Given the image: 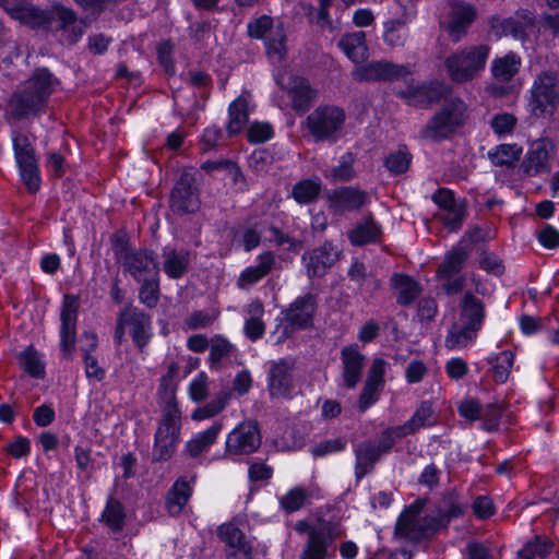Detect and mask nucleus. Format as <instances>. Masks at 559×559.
<instances>
[{
	"mask_svg": "<svg viewBox=\"0 0 559 559\" xmlns=\"http://www.w3.org/2000/svg\"><path fill=\"white\" fill-rule=\"evenodd\" d=\"M59 84L47 68H37L10 96L4 110L5 121L12 124L44 114Z\"/></svg>",
	"mask_w": 559,
	"mask_h": 559,
	"instance_id": "f257e3e1",
	"label": "nucleus"
},
{
	"mask_svg": "<svg viewBox=\"0 0 559 559\" xmlns=\"http://www.w3.org/2000/svg\"><path fill=\"white\" fill-rule=\"evenodd\" d=\"M459 310V321L451 324L444 338V347L450 350H462L474 344L486 320L484 301L471 292L463 295Z\"/></svg>",
	"mask_w": 559,
	"mask_h": 559,
	"instance_id": "f03ea898",
	"label": "nucleus"
},
{
	"mask_svg": "<svg viewBox=\"0 0 559 559\" xmlns=\"http://www.w3.org/2000/svg\"><path fill=\"white\" fill-rule=\"evenodd\" d=\"M129 336L139 352H143L154 336L153 321L151 314L144 310L126 306L117 313L114 340L120 346Z\"/></svg>",
	"mask_w": 559,
	"mask_h": 559,
	"instance_id": "7ed1b4c3",
	"label": "nucleus"
},
{
	"mask_svg": "<svg viewBox=\"0 0 559 559\" xmlns=\"http://www.w3.org/2000/svg\"><path fill=\"white\" fill-rule=\"evenodd\" d=\"M491 47L487 44L471 45L457 49L444 60L450 80L454 83H467L485 70Z\"/></svg>",
	"mask_w": 559,
	"mask_h": 559,
	"instance_id": "20e7f679",
	"label": "nucleus"
},
{
	"mask_svg": "<svg viewBox=\"0 0 559 559\" xmlns=\"http://www.w3.org/2000/svg\"><path fill=\"white\" fill-rule=\"evenodd\" d=\"M469 120L467 104L460 97L447 98L421 131L424 138L444 140L463 128Z\"/></svg>",
	"mask_w": 559,
	"mask_h": 559,
	"instance_id": "39448f33",
	"label": "nucleus"
},
{
	"mask_svg": "<svg viewBox=\"0 0 559 559\" xmlns=\"http://www.w3.org/2000/svg\"><path fill=\"white\" fill-rule=\"evenodd\" d=\"M346 536L338 520H321L319 526L308 530V538L298 559H330L335 557V542Z\"/></svg>",
	"mask_w": 559,
	"mask_h": 559,
	"instance_id": "423d86ee",
	"label": "nucleus"
},
{
	"mask_svg": "<svg viewBox=\"0 0 559 559\" xmlns=\"http://www.w3.org/2000/svg\"><path fill=\"white\" fill-rule=\"evenodd\" d=\"M428 499L419 498L409 504L399 516L395 525L397 537L407 542L418 543L432 537L440 531L438 522L429 514L421 516Z\"/></svg>",
	"mask_w": 559,
	"mask_h": 559,
	"instance_id": "0eeeda50",
	"label": "nucleus"
},
{
	"mask_svg": "<svg viewBox=\"0 0 559 559\" xmlns=\"http://www.w3.org/2000/svg\"><path fill=\"white\" fill-rule=\"evenodd\" d=\"M346 120L343 108L334 105H320L302 123L314 142L335 143Z\"/></svg>",
	"mask_w": 559,
	"mask_h": 559,
	"instance_id": "6e6552de",
	"label": "nucleus"
},
{
	"mask_svg": "<svg viewBox=\"0 0 559 559\" xmlns=\"http://www.w3.org/2000/svg\"><path fill=\"white\" fill-rule=\"evenodd\" d=\"M181 429V411L178 405H162V420L154 437V461H168L176 451Z\"/></svg>",
	"mask_w": 559,
	"mask_h": 559,
	"instance_id": "1a4fd4ad",
	"label": "nucleus"
},
{
	"mask_svg": "<svg viewBox=\"0 0 559 559\" xmlns=\"http://www.w3.org/2000/svg\"><path fill=\"white\" fill-rule=\"evenodd\" d=\"M11 140L21 180L28 192L36 193L40 188L41 177L35 147L29 136L19 130L11 132Z\"/></svg>",
	"mask_w": 559,
	"mask_h": 559,
	"instance_id": "9d476101",
	"label": "nucleus"
},
{
	"mask_svg": "<svg viewBox=\"0 0 559 559\" xmlns=\"http://www.w3.org/2000/svg\"><path fill=\"white\" fill-rule=\"evenodd\" d=\"M559 103L557 76L548 71L539 73L530 90L528 107L535 117L552 116Z\"/></svg>",
	"mask_w": 559,
	"mask_h": 559,
	"instance_id": "9b49d317",
	"label": "nucleus"
},
{
	"mask_svg": "<svg viewBox=\"0 0 559 559\" xmlns=\"http://www.w3.org/2000/svg\"><path fill=\"white\" fill-rule=\"evenodd\" d=\"M469 257V251L463 246L449 250L438 266L437 276L443 282L442 289L449 296L463 290L466 276L462 273Z\"/></svg>",
	"mask_w": 559,
	"mask_h": 559,
	"instance_id": "f8f14e48",
	"label": "nucleus"
},
{
	"mask_svg": "<svg viewBox=\"0 0 559 559\" xmlns=\"http://www.w3.org/2000/svg\"><path fill=\"white\" fill-rule=\"evenodd\" d=\"M395 441V436L388 428L382 432L379 441H362L354 448L355 476L358 481L373 471L377 462L383 454L391 451Z\"/></svg>",
	"mask_w": 559,
	"mask_h": 559,
	"instance_id": "ddd939ff",
	"label": "nucleus"
},
{
	"mask_svg": "<svg viewBox=\"0 0 559 559\" xmlns=\"http://www.w3.org/2000/svg\"><path fill=\"white\" fill-rule=\"evenodd\" d=\"M296 361L284 357L267 362V391L272 399L289 400L295 390Z\"/></svg>",
	"mask_w": 559,
	"mask_h": 559,
	"instance_id": "4468645a",
	"label": "nucleus"
},
{
	"mask_svg": "<svg viewBox=\"0 0 559 559\" xmlns=\"http://www.w3.org/2000/svg\"><path fill=\"white\" fill-rule=\"evenodd\" d=\"M117 260L136 282L158 277L159 267L152 250H130L124 245L115 248Z\"/></svg>",
	"mask_w": 559,
	"mask_h": 559,
	"instance_id": "2eb2a0df",
	"label": "nucleus"
},
{
	"mask_svg": "<svg viewBox=\"0 0 559 559\" xmlns=\"http://www.w3.org/2000/svg\"><path fill=\"white\" fill-rule=\"evenodd\" d=\"M276 83L287 95L292 108L299 115L306 114L317 100L318 91L311 86L306 78L294 74H278Z\"/></svg>",
	"mask_w": 559,
	"mask_h": 559,
	"instance_id": "dca6fc26",
	"label": "nucleus"
},
{
	"mask_svg": "<svg viewBox=\"0 0 559 559\" xmlns=\"http://www.w3.org/2000/svg\"><path fill=\"white\" fill-rule=\"evenodd\" d=\"M557 155V145L550 138L534 141L521 163V169L527 177H537L551 173V162Z\"/></svg>",
	"mask_w": 559,
	"mask_h": 559,
	"instance_id": "f3484780",
	"label": "nucleus"
},
{
	"mask_svg": "<svg viewBox=\"0 0 559 559\" xmlns=\"http://www.w3.org/2000/svg\"><path fill=\"white\" fill-rule=\"evenodd\" d=\"M350 74L356 82H389L411 75L412 69L408 64L373 60L355 67Z\"/></svg>",
	"mask_w": 559,
	"mask_h": 559,
	"instance_id": "a211bd4d",
	"label": "nucleus"
},
{
	"mask_svg": "<svg viewBox=\"0 0 559 559\" xmlns=\"http://www.w3.org/2000/svg\"><path fill=\"white\" fill-rule=\"evenodd\" d=\"M317 310V299L312 294L297 297L283 311V329L286 335L312 326L313 316Z\"/></svg>",
	"mask_w": 559,
	"mask_h": 559,
	"instance_id": "6ab92c4d",
	"label": "nucleus"
},
{
	"mask_svg": "<svg viewBox=\"0 0 559 559\" xmlns=\"http://www.w3.org/2000/svg\"><path fill=\"white\" fill-rule=\"evenodd\" d=\"M261 445V433L258 423L247 420L234 428L226 440V453L230 455H248Z\"/></svg>",
	"mask_w": 559,
	"mask_h": 559,
	"instance_id": "aec40b11",
	"label": "nucleus"
},
{
	"mask_svg": "<svg viewBox=\"0 0 559 559\" xmlns=\"http://www.w3.org/2000/svg\"><path fill=\"white\" fill-rule=\"evenodd\" d=\"M328 206L332 214L343 215L347 212H357L369 204L370 197L367 191L355 186H343L331 190L326 194Z\"/></svg>",
	"mask_w": 559,
	"mask_h": 559,
	"instance_id": "412c9836",
	"label": "nucleus"
},
{
	"mask_svg": "<svg viewBox=\"0 0 559 559\" xmlns=\"http://www.w3.org/2000/svg\"><path fill=\"white\" fill-rule=\"evenodd\" d=\"M170 209L177 214L194 213L200 207L199 191L195 178L190 173H183L170 193Z\"/></svg>",
	"mask_w": 559,
	"mask_h": 559,
	"instance_id": "4be33fe9",
	"label": "nucleus"
},
{
	"mask_svg": "<svg viewBox=\"0 0 559 559\" xmlns=\"http://www.w3.org/2000/svg\"><path fill=\"white\" fill-rule=\"evenodd\" d=\"M490 32L498 38L512 36L514 39L524 40L527 27L533 26L534 17L527 11L516 12L515 16L500 17L497 15L488 17Z\"/></svg>",
	"mask_w": 559,
	"mask_h": 559,
	"instance_id": "5701e85b",
	"label": "nucleus"
},
{
	"mask_svg": "<svg viewBox=\"0 0 559 559\" xmlns=\"http://www.w3.org/2000/svg\"><path fill=\"white\" fill-rule=\"evenodd\" d=\"M79 299L72 295L63 297L61 307L60 348L64 357H70L75 346Z\"/></svg>",
	"mask_w": 559,
	"mask_h": 559,
	"instance_id": "b1692460",
	"label": "nucleus"
},
{
	"mask_svg": "<svg viewBox=\"0 0 559 559\" xmlns=\"http://www.w3.org/2000/svg\"><path fill=\"white\" fill-rule=\"evenodd\" d=\"M477 9L466 1L455 0L450 5L448 32L454 43H459L468 33L477 19Z\"/></svg>",
	"mask_w": 559,
	"mask_h": 559,
	"instance_id": "393cba45",
	"label": "nucleus"
},
{
	"mask_svg": "<svg viewBox=\"0 0 559 559\" xmlns=\"http://www.w3.org/2000/svg\"><path fill=\"white\" fill-rule=\"evenodd\" d=\"M338 254L334 246L326 241L322 246L304 253L302 261L309 277H320L336 262Z\"/></svg>",
	"mask_w": 559,
	"mask_h": 559,
	"instance_id": "a878e982",
	"label": "nucleus"
},
{
	"mask_svg": "<svg viewBox=\"0 0 559 559\" xmlns=\"http://www.w3.org/2000/svg\"><path fill=\"white\" fill-rule=\"evenodd\" d=\"M467 503L463 502L455 490L444 492L437 501L431 518L438 522L440 530L447 528L452 519L460 518L464 514Z\"/></svg>",
	"mask_w": 559,
	"mask_h": 559,
	"instance_id": "bb28decb",
	"label": "nucleus"
},
{
	"mask_svg": "<svg viewBox=\"0 0 559 559\" xmlns=\"http://www.w3.org/2000/svg\"><path fill=\"white\" fill-rule=\"evenodd\" d=\"M341 361L344 386L355 389L362 376L365 356L356 345L345 346L341 350Z\"/></svg>",
	"mask_w": 559,
	"mask_h": 559,
	"instance_id": "cd10ccee",
	"label": "nucleus"
},
{
	"mask_svg": "<svg viewBox=\"0 0 559 559\" xmlns=\"http://www.w3.org/2000/svg\"><path fill=\"white\" fill-rule=\"evenodd\" d=\"M195 476L192 475L179 477L167 491L165 497V507L171 516L179 515L193 492Z\"/></svg>",
	"mask_w": 559,
	"mask_h": 559,
	"instance_id": "c85d7f7f",
	"label": "nucleus"
},
{
	"mask_svg": "<svg viewBox=\"0 0 559 559\" xmlns=\"http://www.w3.org/2000/svg\"><path fill=\"white\" fill-rule=\"evenodd\" d=\"M237 358V347L224 335L215 334L211 337V347L207 357V364L211 370H222Z\"/></svg>",
	"mask_w": 559,
	"mask_h": 559,
	"instance_id": "c756f323",
	"label": "nucleus"
},
{
	"mask_svg": "<svg viewBox=\"0 0 559 559\" xmlns=\"http://www.w3.org/2000/svg\"><path fill=\"white\" fill-rule=\"evenodd\" d=\"M255 262L257 264L246 267L240 273L237 280L239 289H248L267 276L275 265V255L271 251H265L257 257Z\"/></svg>",
	"mask_w": 559,
	"mask_h": 559,
	"instance_id": "7c9ffc66",
	"label": "nucleus"
},
{
	"mask_svg": "<svg viewBox=\"0 0 559 559\" xmlns=\"http://www.w3.org/2000/svg\"><path fill=\"white\" fill-rule=\"evenodd\" d=\"M435 421V411L431 403L424 401L406 423L389 429L396 439H401L407 435L415 433L420 428L432 426Z\"/></svg>",
	"mask_w": 559,
	"mask_h": 559,
	"instance_id": "2f4dec72",
	"label": "nucleus"
},
{
	"mask_svg": "<svg viewBox=\"0 0 559 559\" xmlns=\"http://www.w3.org/2000/svg\"><path fill=\"white\" fill-rule=\"evenodd\" d=\"M163 270L173 280L181 278L188 271L191 253L186 248L165 247L162 252Z\"/></svg>",
	"mask_w": 559,
	"mask_h": 559,
	"instance_id": "473e14b6",
	"label": "nucleus"
},
{
	"mask_svg": "<svg viewBox=\"0 0 559 559\" xmlns=\"http://www.w3.org/2000/svg\"><path fill=\"white\" fill-rule=\"evenodd\" d=\"M522 67V58L514 51H508L503 56H497L490 63L492 78L499 83H509Z\"/></svg>",
	"mask_w": 559,
	"mask_h": 559,
	"instance_id": "72a5a7b5",
	"label": "nucleus"
},
{
	"mask_svg": "<svg viewBox=\"0 0 559 559\" xmlns=\"http://www.w3.org/2000/svg\"><path fill=\"white\" fill-rule=\"evenodd\" d=\"M338 46L345 56L358 66L369 57L366 33L362 31L344 34L338 41Z\"/></svg>",
	"mask_w": 559,
	"mask_h": 559,
	"instance_id": "f704fd0d",
	"label": "nucleus"
},
{
	"mask_svg": "<svg viewBox=\"0 0 559 559\" xmlns=\"http://www.w3.org/2000/svg\"><path fill=\"white\" fill-rule=\"evenodd\" d=\"M390 282L396 292V302L403 307L412 305L423 290L421 285L415 278L403 273H394Z\"/></svg>",
	"mask_w": 559,
	"mask_h": 559,
	"instance_id": "c9c22d12",
	"label": "nucleus"
},
{
	"mask_svg": "<svg viewBox=\"0 0 559 559\" xmlns=\"http://www.w3.org/2000/svg\"><path fill=\"white\" fill-rule=\"evenodd\" d=\"M233 242L246 252L258 248L261 243V223L246 221L231 229Z\"/></svg>",
	"mask_w": 559,
	"mask_h": 559,
	"instance_id": "e433bc0d",
	"label": "nucleus"
},
{
	"mask_svg": "<svg viewBox=\"0 0 559 559\" xmlns=\"http://www.w3.org/2000/svg\"><path fill=\"white\" fill-rule=\"evenodd\" d=\"M381 235V226L370 214L348 233V239L354 246H365L367 243L377 242Z\"/></svg>",
	"mask_w": 559,
	"mask_h": 559,
	"instance_id": "4c0bfd02",
	"label": "nucleus"
},
{
	"mask_svg": "<svg viewBox=\"0 0 559 559\" xmlns=\"http://www.w3.org/2000/svg\"><path fill=\"white\" fill-rule=\"evenodd\" d=\"M435 93L436 88L432 85H408L405 90L399 91L396 95L411 106L427 107L438 100Z\"/></svg>",
	"mask_w": 559,
	"mask_h": 559,
	"instance_id": "58836bf2",
	"label": "nucleus"
},
{
	"mask_svg": "<svg viewBox=\"0 0 559 559\" xmlns=\"http://www.w3.org/2000/svg\"><path fill=\"white\" fill-rule=\"evenodd\" d=\"M223 428V424L215 421L210 428L198 433L186 444V451L191 457H198L216 441L218 433Z\"/></svg>",
	"mask_w": 559,
	"mask_h": 559,
	"instance_id": "ea45409f",
	"label": "nucleus"
},
{
	"mask_svg": "<svg viewBox=\"0 0 559 559\" xmlns=\"http://www.w3.org/2000/svg\"><path fill=\"white\" fill-rule=\"evenodd\" d=\"M179 373V365L176 361H170L167 365L166 373L160 378L158 385V396L162 405H178L176 399V383L175 380Z\"/></svg>",
	"mask_w": 559,
	"mask_h": 559,
	"instance_id": "a19ab883",
	"label": "nucleus"
},
{
	"mask_svg": "<svg viewBox=\"0 0 559 559\" xmlns=\"http://www.w3.org/2000/svg\"><path fill=\"white\" fill-rule=\"evenodd\" d=\"M100 522L110 528L111 532H121L126 523V512L122 503L114 498L107 499L105 509L100 515Z\"/></svg>",
	"mask_w": 559,
	"mask_h": 559,
	"instance_id": "79ce46f5",
	"label": "nucleus"
},
{
	"mask_svg": "<svg viewBox=\"0 0 559 559\" xmlns=\"http://www.w3.org/2000/svg\"><path fill=\"white\" fill-rule=\"evenodd\" d=\"M14 20L20 21L32 28H37L47 26L50 23L51 17L47 11L41 10L25 0Z\"/></svg>",
	"mask_w": 559,
	"mask_h": 559,
	"instance_id": "37998d69",
	"label": "nucleus"
},
{
	"mask_svg": "<svg viewBox=\"0 0 559 559\" xmlns=\"http://www.w3.org/2000/svg\"><path fill=\"white\" fill-rule=\"evenodd\" d=\"M266 53L272 62H281L287 53L286 35L282 25L275 26L265 37Z\"/></svg>",
	"mask_w": 559,
	"mask_h": 559,
	"instance_id": "c03bdc74",
	"label": "nucleus"
},
{
	"mask_svg": "<svg viewBox=\"0 0 559 559\" xmlns=\"http://www.w3.org/2000/svg\"><path fill=\"white\" fill-rule=\"evenodd\" d=\"M492 366V377L497 383H504L509 379L514 362V355L511 350H502L488 357Z\"/></svg>",
	"mask_w": 559,
	"mask_h": 559,
	"instance_id": "a18cd8bd",
	"label": "nucleus"
},
{
	"mask_svg": "<svg viewBox=\"0 0 559 559\" xmlns=\"http://www.w3.org/2000/svg\"><path fill=\"white\" fill-rule=\"evenodd\" d=\"M322 185L320 179H302L292 190V197L299 204H309L320 195Z\"/></svg>",
	"mask_w": 559,
	"mask_h": 559,
	"instance_id": "49530a36",
	"label": "nucleus"
},
{
	"mask_svg": "<svg viewBox=\"0 0 559 559\" xmlns=\"http://www.w3.org/2000/svg\"><path fill=\"white\" fill-rule=\"evenodd\" d=\"M554 543L545 536H535L518 554V559H544L552 551Z\"/></svg>",
	"mask_w": 559,
	"mask_h": 559,
	"instance_id": "de8ad7c7",
	"label": "nucleus"
},
{
	"mask_svg": "<svg viewBox=\"0 0 559 559\" xmlns=\"http://www.w3.org/2000/svg\"><path fill=\"white\" fill-rule=\"evenodd\" d=\"M218 537L226 544V551L242 550V546H252L242 531L233 523L221 525L218 527Z\"/></svg>",
	"mask_w": 559,
	"mask_h": 559,
	"instance_id": "09e8293b",
	"label": "nucleus"
},
{
	"mask_svg": "<svg viewBox=\"0 0 559 559\" xmlns=\"http://www.w3.org/2000/svg\"><path fill=\"white\" fill-rule=\"evenodd\" d=\"M436 217L442 223L449 231H456L462 228L466 217V204L464 201L457 203L449 210L439 211Z\"/></svg>",
	"mask_w": 559,
	"mask_h": 559,
	"instance_id": "8fccbe9b",
	"label": "nucleus"
},
{
	"mask_svg": "<svg viewBox=\"0 0 559 559\" xmlns=\"http://www.w3.org/2000/svg\"><path fill=\"white\" fill-rule=\"evenodd\" d=\"M522 154L518 144H500L488 152V158L495 166H511Z\"/></svg>",
	"mask_w": 559,
	"mask_h": 559,
	"instance_id": "3c124183",
	"label": "nucleus"
},
{
	"mask_svg": "<svg viewBox=\"0 0 559 559\" xmlns=\"http://www.w3.org/2000/svg\"><path fill=\"white\" fill-rule=\"evenodd\" d=\"M247 100L245 98L235 99L228 108L229 121L227 130L229 134L239 133L248 121Z\"/></svg>",
	"mask_w": 559,
	"mask_h": 559,
	"instance_id": "603ef678",
	"label": "nucleus"
},
{
	"mask_svg": "<svg viewBox=\"0 0 559 559\" xmlns=\"http://www.w3.org/2000/svg\"><path fill=\"white\" fill-rule=\"evenodd\" d=\"M17 361L24 371L33 378L39 379L44 377L45 365L33 346H28L25 350L21 352L17 356Z\"/></svg>",
	"mask_w": 559,
	"mask_h": 559,
	"instance_id": "864d4df0",
	"label": "nucleus"
},
{
	"mask_svg": "<svg viewBox=\"0 0 559 559\" xmlns=\"http://www.w3.org/2000/svg\"><path fill=\"white\" fill-rule=\"evenodd\" d=\"M355 160V155L346 152L340 157L338 165L325 174V178L333 181H350L356 176L354 169Z\"/></svg>",
	"mask_w": 559,
	"mask_h": 559,
	"instance_id": "5fc2aeb1",
	"label": "nucleus"
},
{
	"mask_svg": "<svg viewBox=\"0 0 559 559\" xmlns=\"http://www.w3.org/2000/svg\"><path fill=\"white\" fill-rule=\"evenodd\" d=\"M384 43L392 47H402L407 40V29L404 22L400 20H392L384 24Z\"/></svg>",
	"mask_w": 559,
	"mask_h": 559,
	"instance_id": "6e6d98bb",
	"label": "nucleus"
},
{
	"mask_svg": "<svg viewBox=\"0 0 559 559\" xmlns=\"http://www.w3.org/2000/svg\"><path fill=\"white\" fill-rule=\"evenodd\" d=\"M189 397L195 402L201 403L210 395V378L204 371H200L192 379L188 385Z\"/></svg>",
	"mask_w": 559,
	"mask_h": 559,
	"instance_id": "4d7b16f0",
	"label": "nucleus"
},
{
	"mask_svg": "<svg viewBox=\"0 0 559 559\" xmlns=\"http://www.w3.org/2000/svg\"><path fill=\"white\" fill-rule=\"evenodd\" d=\"M138 282L141 283L139 289L140 302L147 308H155L159 299L158 277H151Z\"/></svg>",
	"mask_w": 559,
	"mask_h": 559,
	"instance_id": "13d9d810",
	"label": "nucleus"
},
{
	"mask_svg": "<svg viewBox=\"0 0 559 559\" xmlns=\"http://www.w3.org/2000/svg\"><path fill=\"white\" fill-rule=\"evenodd\" d=\"M218 313L210 310H194L189 313L185 321V329L200 330L211 326L217 319Z\"/></svg>",
	"mask_w": 559,
	"mask_h": 559,
	"instance_id": "bf43d9fd",
	"label": "nucleus"
},
{
	"mask_svg": "<svg viewBox=\"0 0 559 559\" xmlns=\"http://www.w3.org/2000/svg\"><path fill=\"white\" fill-rule=\"evenodd\" d=\"M308 498L307 489L295 487L281 498V507L288 513L296 512L301 509Z\"/></svg>",
	"mask_w": 559,
	"mask_h": 559,
	"instance_id": "052dcab7",
	"label": "nucleus"
},
{
	"mask_svg": "<svg viewBox=\"0 0 559 559\" xmlns=\"http://www.w3.org/2000/svg\"><path fill=\"white\" fill-rule=\"evenodd\" d=\"M412 162V155L405 148H399L385 158L386 168L394 175L405 173Z\"/></svg>",
	"mask_w": 559,
	"mask_h": 559,
	"instance_id": "680f3d73",
	"label": "nucleus"
},
{
	"mask_svg": "<svg viewBox=\"0 0 559 559\" xmlns=\"http://www.w3.org/2000/svg\"><path fill=\"white\" fill-rule=\"evenodd\" d=\"M346 448V439L338 437L330 440H324L316 445H313L310 450L311 454L314 457H322L328 454H333L343 451Z\"/></svg>",
	"mask_w": 559,
	"mask_h": 559,
	"instance_id": "e2e57ef3",
	"label": "nucleus"
},
{
	"mask_svg": "<svg viewBox=\"0 0 559 559\" xmlns=\"http://www.w3.org/2000/svg\"><path fill=\"white\" fill-rule=\"evenodd\" d=\"M226 406V400L217 396L204 406L198 407L191 415L193 420H204L219 414Z\"/></svg>",
	"mask_w": 559,
	"mask_h": 559,
	"instance_id": "0e129e2a",
	"label": "nucleus"
},
{
	"mask_svg": "<svg viewBox=\"0 0 559 559\" xmlns=\"http://www.w3.org/2000/svg\"><path fill=\"white\" fill-rule=\"evenodd\" d=\"M273 19L267 15H262L248 24V34L252 38H263L271 34L274 29Z\"/></svg>",
	"mask_w": 559,
	"mask_h": 559,
	"instance_id": "69168bd1",
	"label": "nucleus"
},
{
	"mask_svg": "<svg viewBox=\"0 0 559 559\" xmlns=\"http://www.w3.org/2000/svg\"><path fill=\"white\" fill-rule=\"evenodd\" d=\"M490 126L499 136L511 134L516 126V118L511 114L496 115L491 119Z\"/></svg>",
	"mask_w": 559,
	"mask_h": 559,
	"instance_id": "338daca9",
	"label": "nucleus"
},
{
	"mask_svg": "<svg viewBox=\"0 0 559 559\" xmlns=\"http://www.w3.org/2000/svg\"><path fill=\"white\" fill-rule=\"evenodd\" d=\"M265 240L276 247L287 246L289 249L296 245V241L293 237L274 225L267 226Z\"/></svg>",
	"mask_w": 559,
	"mask_h": 559,
	"instance_id": "774afa93",
	"label": "nucleus"
}]
</instances>
